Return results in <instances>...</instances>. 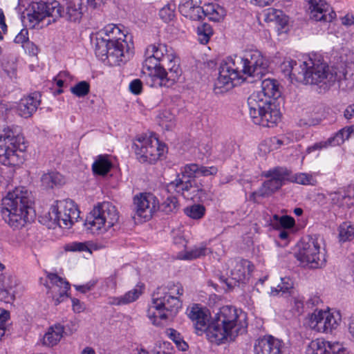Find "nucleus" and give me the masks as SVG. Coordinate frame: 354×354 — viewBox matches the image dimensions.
<instances>
[{
  "instance_id": "obj_25",
  "label": "nucleus",
  "mask_w": 354,
  "mask_h": 354,
  "mask_svg": "<svg viewBox=\"0 0 354 354\" xmlns=\"http://www.w3.org/2000/svg\"><path fill=\"white\" fill-rule=\"evenodd\" d=\"M16 286L15 278L7 274H0V300L10 303L15 299L14 287Z\"/></svg>"
},
{
  "instance_id": "obj_52",
  "label": "nucleus",
  "mask_w": 354,
  "mask_h": 354,
  "mask_svg": "<svg viewBox=\"0 0 354 354\" xmlns=\"http://www.w3.org/2000/svg\"><path fill=\"white\" fill-rule=\"evenodd\" d=\"M66 250L74 252L88 251L89 252H91V250L85 243H73L72 244L67 245Z\"/></svg>"
},
{
  "instance_id": "obj_23",
  "label": "nucleus",
  "mask_w": 354,
  "mask_h": 354,
  "mask_svg": "<svg viewBox=\"0 0 354 354\" xmlns=\"http://www.w3.org/2000/svg\"><path fill=\"white\" fill-rule=\"evenodd\" d=\"M40 97V94L35 92L21 99L17 106L19 115L24 118L31 117L41 103Z\"/></svg>"
},
{
  "instance_id": "obj_5",
  "label": "nucleus",
  "mask_w": 354,
  "mask_h": 354,
  "mask_svg": "<svg viewBox=\"0 0 354 354\" xmlns=\"http://www.w3.org/2000/svg\"><path fill=\"white\" fill-rule=\"evenodd\" d=\"M183 288L180 283H169L166 287L158 288L152 295V304L149 308L147 316L154 325H160L156 319H172L182 306L176 295H182Z\"/></svg>"
},
{
  "instance_id": "obj_18",
  "label": "nucleus",
  "mask_w": 354,
  "mask_h": 354,
  "mask_svg": "<svg viewBox=\"0 0 354 354\" xmlns=\"http://www.w3.org/2000/svg\"><path fill=\"white\" fill-rule=\"evenodd\" d=\"M47 278L50 283H44L48 288L47 294L52 297L54 305L57 306L68 297L67 292L70 289V284L55 273H48Z\"/></svg>"
},
{
  "instance_id": "obj_58",
  "label": "nucleus",
  "mask_w": 354,
  "mask_h": 354,
  "mask_svg": "<svg viewBox=\"0 0 354 354\" xmlns=\"http://www.w3.org/2000/svg\"><path fill=\"white\" fill-rule=\"evenodd\" d=\"M342 24L344 26L354 25V16L352 15H346L342 18Z\"/></svg>"
},
{
  "instance_id": "obj_36",
  "label": "nucleus",
  "mask_w": 354,
  "mask_h": 354,
  "mask_svg": "<svg viewBox=\"0 0 354 354\" xmlns=\"http://www.w3.org/2000/svg\"><path fill=\"white\" fill-rule=\"evenodd\" d=\"M179 209V204L175 196H168L160 205H157V210L159 209L167 214H175Z\"/></svg>"
},
{
  "instance_id": "obj_14",
  "label": "nucleus",
  "mask_w": 354,
  "mask_h": 354,
  "mask_svg": "<svg viewBox=\"0 0 354 354\" xmlns=\"http://www.w3.org/2000/svg\"><path fill=\"white\" fill-rule=\"evenodd\" d=\"M159 68L156 69V80L154 83L160 86L170 87L178 80L181 75V69L179 59L174 54L165 57Z\"/></svg>"
},
{
  "instance_id": "obj_24",
  "label": "nucleus",
  "mask_w": 354,
  "mask_h": 354,
  "mask_svg": "<svg viewBox=\"0 0 354 354\" xmlns=\"http://www.w3.org/2000/svg\"><path fill=\"white\" fill-rule=\"evenodd\" d=\"M178 10L182 15L193 21H199L204 18L203 8L198 6L193 0H181Z\"/></svg>"
},
{
  "instance_id": "obj_4",
  "label": "nucleus",
  "mask_w": 354,
  "mask_h": 354,
  "mask_svg": "<svg viewBox=\"0 0 354 354\" xmlns=\"http://www.w3.org/2000/svg\"><path fill=\"white\" fill-rule=\"evenodd\" d=\"M32 194L26 187H16L1 201L3 218L11 227L19 228L30 222L35 216Z\"/></svg>"
},
{
  "instance_id": "obj_41",
  "label": "nucleus",
  "mask_w": 354,
  "mask_h": 354,
  "mask_svg": "<svg viewBox=\"0 0 354 354\" xmlns=\"http://www.w3.org/2000/svg\"><path fill=\"white\" fill-rule=\"evenodd\" d=\"M120 35H124V34L121 32L120 29L114 24H109L105 26L104 28L97 34V37L118 39V36Z\"/></svg>"
},
{
  "instance_id": "obj_11",
  "label": "nucleus",
  "mask_w": 354,
  "mask_h": 354,
  "mask_svg": "<svg viewBox=\"0 0 354 354\" xmlns=\"http://www.w3.org/2000/svg\"><path fill=\"white\" fill-rule=\"evenodd\" d=\"M321 246L317 237H308L307 240L303 239L298 252L295 257L300 261L303 267L312 269L322 268L326 263L324 253L320 251Z\"/></svg>"
},
{
  "instance_id": "obj_53",
  "label": "nucleus",
  "mask_w": 354,
  "mask_h": 354,
  "mask_svg": "<svg viewBox=\"0 0 354 354\" xmlns=\"http://www.w3.org/2000/svg\"><path fill=\"white\" fill-rule=\"evenodd\" d=\"M271 147L274 149H279L281 146L287 145L288 143V139L286 137L278 138L273 137L270 138Z\"/></svg>"
},
{
  "instance_id": "obj_51",
  "label": "nucleus",
  "mask_w": 354,
  "mask_h": 354,
  "mask_svg": "<svg viewBox=\"0 0 354 354\" xmlns=\"http://www.w3.org/2000/svg\"><path fill=\"white\" fill-rule=\"evenodd\" d=\"M28 34V31L26 28L22 29L15 37L14 41L16 44H21L23 46L29 41Z\"/></svg>"
},
{
  "instance_id": "obj_59",
  "label": "nucleus",
  "mask_w": 354,
  "mask_h": 354,
  "mask_svg": "<svg viewBox=\"0 0 354 354\" xmlns=\"http://www.w3.org/2000/svg\"><path fill=\"white\" fill-rule=\"evenodd\" d=\"M344 117L346 119H351L354 115V104L349 105L344 111Z\"/></svg>"
},
{
  "instance_id": "obj_56",
  "label": "nucleus",
  "mask_w": 354,
  "mask_h": 354,
  "mask_svg": "<svg viewBox=\"0 0 354 354\" xmlns=\"http://www.w3.org/2000/svg\"><path fill=\"white\" fill-rule=\"evenodd\" d=\"M198 33H207V34H213V30L211 26L208 24H203L201 26H198L197 28Z\"/></svg>"
},
{
  "instance_id": "obj_61",
  "label": "nucleus",
  "mask_w": 354,
  "mask_h": 354,
  "mask_svg": "<svg viewBox=\"0 0 354 354\" xmlns=\"http://www.w3.org/2000/svg\"><path fill=\"white\" fill-rule=\"evenodd\" d=\"M198 41H200V43H201L203 44H207L209 41L211 35H212V34H207V33H204V34L198 33Z\"/></svg>"
},
{
  "instance_id": "obj_34",
  "label": "nucleus",
  "mask_w": 354,
  "mask_h": 354,
  "mask_svg": "<svg viewBox=\"0 0 354 354\" xmlns=\"http://www.w3.org/2000/svg\"><path fill=\"white\" fill-rule=\"evenodd\" d=\"M42 186L45 188H53L64 183L63 176L57 172L44 174L41 178Z\"/></svg>"
},
{
  "instance_id": "obj_42",
  "label": "nucleus",
  "mask_w": 354,
  "mask_h": 354,
  "mask_svg": "<svg viewBox=\"0 0 354 354\" xmlns=\"http://www.w3.org/2000/svg\"><path fill=\"white\" fill-rule=\"evenodd\" d=\"M184 213L193 219H200L205 215V207L203 205L194 204L185 207Z\"/></svg>"
},
{
  "instance_id": "obj_44",
  "label": "nucleus",
  "mask_w": 354,
  "mask_h": 354,
  "mask_svg": "<svg viewBox=\"0 0 354 354\" xmlns=\"http://www.w3.org/2000/svg\"><path fill=\"white\" fill-rule=\"evenodd\" d=\"M71 92L78 97L86 96L90 91V84L86 81H81L71 88Z\"/></svg>"
},
{
  "instance_id": "obj_57",
  "label": "nucleus",
  "mask_w": 354,
  "mask_h": 354,
  "mask_svg": "<svg viewBox=\"0 0 354 354\" xmlns=\"http://www.w3.org/2000/svg\"><path fill=\"white\" fill-rule=\"evenodd\" d=\"M174 243L176 245L185 247L187 241L185 237L182 234H179L174 236Z\"/></svg>"
},
{
  "instance_id": "obj_60",
  "label": "nucleus",
  "mask_w": 354,
  "mask_h": 354,
  "mask_svg": "<svg viewBox=\"0 0 354 354\" xmlns=\"http://www.w3.org/2000/svg\"><path fill=\"white\" fill-rule=\"evenodd\" d=\"M10 313L8 310H2L0 314V326H4V322L9 318Z\"/></svg>"
},
{
  "instance_id": "obj_38",
  "label": "nucleus",
  "mask_w": 354,
  "mask_h": 354,
  "mask_svg": "<svg viewBox=\"0 0 354 354\" xmlns=\"http://www.w3.org/2000/svg\"><path fill=\"white\" fill-rule=\"evenodd\" d=\"M140 295L141 291L137 288H134L120 297L113 298V301L111 304L114 305L127 304L136 301Z\"/></svg>"
},
{
  "instance_id": "obj_62",
  "label": "nucleus",
  "mask_w": 354,
  "mask_h": 354,
  "mask_svg": "<svg viewBox=\"0 0 354 354\" xmlns=\"http://www.w3.org/2000/svg\"><path fill=\"white\" fill-rule=\"evenodd\" d=\"M198 41H200V43H201L203 44H207L209 41L211 35H212V34H207V33H204V34L198 33Z\"/></svg>"
},
{
  "instance_id": "obj_12",
  "label": "nucleus",
  "mask_w": 354,
  "mask_h": 354,
  "mask_svg": "<svg viewBox=\"0 0 354 354\" xmlns=\"http://www.w3.org/2000/svg\"><path fill=\"white\" fill-rule=\"evenodd\" d=\"M165 145L159 142L157 138L140 136L137 138L133 143L137 159L142 163H154L163 153Z\"/></svg>"
},
{
  "instance_id": "obj_1",
  "label": "nucleus",
  "mask_w": 354,
  "mask_h": 354,
  "mask_svg": "<svg viewBox=\"0 0 354 354\" xmlns=\"http://www.w3.org/2000/svg\"><path fill=\"white\" fill-rule=\"evenodd\" d=\"M267 67V62L258 50H247L242 55H234L221 65L214 91L216 94L225 93L234 87V81L243 75L260 79L266 73Z\"/></svg>"
},
{
  "instance_id": "obj_43",
  "label": "nucleus",
  "mask_w": 354,
  "mask_h": 354,
  "mask_svg": "<svg viewBox=\"0 0 354 354\" xmlns=\"http://www.w3.org/2000/svg\"><path fill=\"white\" fill-rule=\"evenodd\" d=\"M175 3L169 2L160 10L159 16L165 22H169L175 17Z\"/></svg>"
},
{
  "instance_id": "obj_17",
  "label": "nucleus",
  "mask_w": 354,
  "mask_h": 354,
  "mask_svg": "<svg viewBox=\"0 0 354 354\" xmlns=\"http://www.w3.org/2000/svg\"><path fill=\"white\" fill-rule=\"evenodd\" d=\"M158 201L150 193H140L133 197L132 205L135 216L149 220L157 210Z\"/></svg>"
},
{
  "instance_id": "obj_19",
  "label": "nucleus",
  "mask_w": 354,
  "mask_h": 354,
  "mask_svg": "<svg viewBox=\"0 0 354 354\" xmlns=\"http://www.w3.org/2000/svg\"><path fill=\"white\" fill-rule=\"evenodd\" d=\"M187 315L193 322L196 333L198 335H202L205 333L208 337L209 329L210 328L209 310L203 308L199 304H194L187 309Z\"/></svg>"
},
{
  "instance_id": "obj_64",
  "label": "nucleus",
  "mask_w": 354,
  "mask_h": 354,
  "mask_svg": "<svg viewBox=\"0 0 354 354\" xmlns=\"http://www.w3.org/2000/svg\"><path fill=\"white\" fill-rule=\"evenodd\" d=\"M348 331L354 339V315L351 316L348 322Z\"/></svg>"
},
{
  "instance_id": "obj_30",
  "label": "nucleus",
  "mask_w": 354,
  "mask_h": 354,
  "mask_svg": "<svg viewBox=\"0 0 354 354\" xmlns=\"http://www.w3.org/2000/svg\"><path fill=\"white\" fill-rule=\"evenodd\" d=\"M323 310L315 309L313 313H311L308 319V326L317 332L324 333V318L323 316Z\"/></svg>"
},
{
  "instance_id": "obj_33",
  "label": "nucleus",
  "mask_w": 354,
  "mask_h": 354,
  "mask_svg": "<svg viewBox=\"0 0 354 354\" xmlns=\"http://www.w3.org/2000/svg\"><path fill=\"white\" fill-rule=\"evenodd\" d=\"M112 164L105 156H100L93 162L92 169L94 174L104 176L111 169Z\"/></svg>"
},
{
  "instance_id": "obj_13",
  "label": "nucleus",
  "mask_w": 354,
  "mask_h": 354,
  "mask_svg": "<svg viewBox=\"0 0 354 354\" xmlns=\"http://www.w3.org/2000/svg\"><path fill=\"white\" fill-rule=\"evenodd\" d=\"M48 214L50 220L66 229L71 228L80 216V211L71 200L57 201L56 205L51 207Z\"/></svg>"
},
{
  "instance_id": "obj_29",
  "label": "nucleus",
  "mask_w": 354,
  "mask_h": 354,
  "mask_svg": "<svg viewBox=\"0 0 354 354\" xmlns=\"http://www.w3.org/2000/svg\"><path fill=\"white\" fill-rule=\"evenodd\" d=\"M168 50L167 46L165 44L158 43L157 44L149 45L146 49V55H149L156 59L160 63L167 59L165 57L171 56L172 52Z\"/></svg>"
},
{
  "instance_id": "obj_15",
  "label": "nucleus",
  "mask_w": 354,
  "mask_h": 354,
  "mask_svg": "<svg viewBox=\"0 0 354 354\" xmlns=\"http://www.w3.org/2000/svg\"><path fill=\"white\" fill-rule=\"evenodd\" d=\"M0 134V162L6 166H16L22 162L17 150L22 151L17 145V138L11 130L3 131Z\"/></svg>"
},
{
  "instance_id": "obj_32",
  "label": "nucleus",
  "mask_w": 354,
  "mask_h": 354,
  "mask_svg": "<svg viewBox=\"0 0 354 354\" xmlns=\"http://www.w3.org/2000/svg\"><path fill=\"white\" fill-rule=\"evenodd\" d=\"M353 132L351 127L344 128L337 132L334 136L329 138L325 142L324 146H336L344 142L345 140L348 139L351 134Z\"/></svg>"
},
{
  "instance_id": "obj_49",
  "label": "nucleus",
  "mask_w": 354,
  "mask_h": 354,
  "mask_svg": "<svg viewBox=\"0 0 354 354\" xmlns=\"http://www.w3.org/2000/svg\"><path fill=\"white\" fill-rule=\"evenodd\" d=\"M292 298L290 300V303L292 306V309L297 313L298 315H300L303 313L304 310V297L295 293L294 295H291Z\"/></svg>"
},
{
  "instance_id": "obj_55",
  "label": "nucleus",
  "mask_w": 354,
  "mask_h": 354,
  "mask_svg": "<svg viewBox=\"0 0 354 354\" xmlns=\"http://www.w3.org/2000/svg\"><path fill=\"white\" fill-rule=\"evenodd\" d=\"M23 48L28 51L30 55H36L38 53L37 47L32 43L28 41L26 44L23 46Z\"/></svg>"
},
{
  "instance_id": "obj_16",
  "label": "nucleus",
  "mask_w": 354,
  "mask_h": 354,
  "mask_svg": "<svg viewBox=\"0 0 354 354\" xmlns=\"http://www.w3.org/2000/svg\"><path fill=\"white\" fill-rule=\"evenodd\" d=\"M263 176L270 179L265 181L259 191L261 196H268L279 189L287 178H289V170L284 167H274L263 173Z\"/></svg>"
},
{
  "instance_id": "obj_28",
  "label": "nucleus",
  "mask_w": 354,
  "mask_h": 354,
  "mask_svg": "<svg viewBox=\"0 0 354 354\" xmlns=\"http://www.w3.org/2000/svg\"><path fill=\"white\" fill-rule=\"evenodd\" d=\"M64 333V327L62 325L59 324H55L44 335L43 344L48 347H53L60 341Z\"/></svg>"
},
{
  "instance_id": "obj_8",
  "label": "nucleus",
  "mask_w": 354,
  "mask_h": 354,
  "mask_svg": "<svg viewBox=\"0 0 354 354\" xmlns=\"http://www.w3.org/2000/svg\"><path fill=\"white\" fill-rule=\"evenodd\" d=\"M119 220V212L109 202L95 206L84 221L86 230L92 234H100L114 226Z\"/></svg>"
},
{
  "instance_id": "obj_46",
  "label": "nucleus",
  "mask_w": 354,
  "mask_h": 354,
  "mask_svg": "<svg viewBox=\"0 0 354 354\" xmlns=\"http://www.w3.org/2000/svg\"><path fill=\"white\" fill-rule=\"evenodd\" d=\"M168 336L176 344L179 350L185 351L188 348V344L181 339L180 334L173 328H169L167 330Z\"/></svg>"
},
{
  "instance_id": "obj_31",
  "label": "nucleus",
  "mask_w": 354,
  "mask_h": 354,
  "mask_svg": "<svg viewBox=\"0 0 354 354\" xmlns=\"http://www.w3.org/2000/svg\"><path fill=\"white\" fill-rule=\"evenodd\" d=\"M281 283L278 285L277 288H272L270 294L272 295H277L279 292L283 293H288L290 296L295 295L297 292L294 287V281L290 277H283L281 279Z\"/></svg>"
},
{
  "instance_id": "obj_7",
  "label": "nucleus",
  "mask_w": 354,
  "mask_h": 354,
  "mask_svg": "<svg viewBox=\"0 0 354 354\" xmlns=\"http://www.w3.org/2000/svg\"><path fill=\"white\" fill-rule=\"evenodd\" d=\"M218 171L217 167L214 166L205 167L198 164L186 165L182 169V178H176L175 181L171 182L167 187L168 189H177L178 192L190 191L192 189L193 193L198 192L201 194L199 198L202 195L206 194V191L201 185H198L196 178L199 176H208L216 174Z\"/></svg>"
},
{
  "instance_id": "obj_45",
  "label": "nucleus",
  "mask_w": 354,
  "mask_h": 354,
  "mask_svg": "<svg viewBox=\"0 0 354 354\" xmlns=\"http://www.w3.org/2000/svg\"><path fill=\"white\" fill-rule=\"evenodd\" d=\"M288 181L296 183L301 185H310L313 178L311 175L300 173L292 174L289 171V178H287Z\"/></svg>"
},
{
  "instance_id": "obj_10",
  "label": "nucleus",
  "mask_w": 354,
  "mask_h": 354,
  "mask_svg": "<svg viewBox=\"0 0 354 354\" xmlns=\"http://www.w3.org/2000/svg\"><path fill=\"white\" fill-rule=\"evenodd\" d=\"M127 43L121 37L118 39L96 37L95 53L102 61L109 59L114 64H119L129 55Z\"/></svg>"
},
{
  "instance_id": "obj_63",
  "label": "nucleus",
  "mask_w": 354,
  "mask_h": 354,
  "mask_svg": "<svg viewBox=\"0 0 354 354\" xmlns=\"http://www.w3.org/2000/svg\"><path fill=\"white\" fill-rule=\"evenodd\" d=\"M75 289L78 291H80L82 293H86L89 291L91 288L93 286V284H86L82 286H74Z\"/></svg>"
},
{
  "instance_id": "obj_6",
  "label": "nucleus",
  "mask_w": 354,
  "mask_h": 354,
  "mask_svg": "<svg viewBox=\"0 0 354 354\" xmlns=\"http://www.w3.org/2000/svg\"><path fill=\"white\" fill-rule=\"evenodd\" d=\"M245 331L239 320L236 308L225 306L220 308L210 323L208 339L212 342L221 344L224 340L232 341Z\"/></svg>"
},
{
  "instance_id": "obj_27",
  "label": "nucleus",
  "mask_w": 354,
  "mask_h": 354,
  "mask_svg": "<svg viewBox=\"0 0 354 354\" xmlns=\"http://www.w3.org/2000/svg\"><path fill=\"white\" fill-rule=\"evenodd\" d=\"M252 271L253 265L248 260L241 259L236 262L231 276L235 281L244 283Z\"/></svg>"
},
{
  "instance_id": "obj_2",
  "label": "nucleus",
  "mask_w": 354,
  "mask_h": 354,
  "mask_svg": "<svg viewBox=\"0 0 354 354\" xmlns=\"http://www.w3.org/2000/svg\"><path fill=\"white\" fill-rule=\"evenodd\" d=\"M280 95L276 80L268 78L261 82V90L254 92L248 99L249 114L255 124L272 127L279 121L277 98Z\"/></svg>"
},
{
  "instance_id": "obj_37",
  "label": "nucleus",
  "mask_w": 354,
  "mask_h": 354,
  "mask_svg": "<svg viewBox=\"0 0 354 354\" xmlns=\"http://www.w3.org/2000/svg\"><path fill=\"white\" fill-rule=\"evenodd\" d=\"M210 252V249L208 248L205 244L201 243L193 248L191 250L186 252L182 259L185 260H193L205 257Z\"/></svg>"
},
{
  "instance_id": "obj_3",
  "label": "nucleus",
  "mask_w": 354,
  "mask_h": 354,
  "mask_svg": "<svg viewBox=\"0 0 354 354\" xmlns=\"http://www.w3.org/2000/svg\"><path fill=\"white\" fill-rule=\"evenodd\" d=\"M86 10L84 0H64L63 4L57 1L33 2L26 10V18L32 28L46 17L53 18V21L62 17L69 22L80 23Z\"/></svg>"
},
{
  "instance_id": "obj_54",
  "label": "nucleus",
  "mask_w": 354,
  "mask_h": 354,
  "mask_svg": "<svg viewBox=\"0 0 354 354\" xmlns=\"http://www.w3.org/2000/svg\"><path fill=\"white\" fill-rule=\"evenodd\" d=\"M204 17H208V18L214 21H218L220 20L219 17H214V12L216 11L213 5H207L206 8L204 9Z\"/></svg>"
},
{
  "instance_id": "obj_21",
  "label": "nucleus",
  "mask_w": 354,
  "mask_h": 354,
  "mask_svg": "<svg viewBox=\"0 0 354 354\" xmlns=\"http://www.w3.org/2000/svg\"><path fill=\"white\" fill-rule=\"evenodd\" d=\"M306 354H349V352L338 342L317 339L310 342Z\"/></svg>"
},
{
  "instance_id": "obj_20",
  "label": "nucleus",
  "mask_w": 354,
  "mask_h": 354,
  "mask_svg": "<svg viewBox=\"0 0 354 354\" xmlns=\"http://www.w3.org/2000/svg\"><path fill=\"white\" fill-rule=\"evenodd\" d=\"M308 3L310 18L316 21L330 22L336 13L325 0H306Z\"/></svg>"
},
{
  "instance_id": "obj_40",
  "label": "nucleus",
  "mask_w": 354,
  "mask_h": 354,
  "mask_svg": "<svg viewBox=\"0 0 354 354\" xmlns=\"http://www.w3.org/2000/svg\"><path fill=\"white\" fill-rule=\"evenodd\" d=\"M272 224L274 227H282L283 228H291L295 225V219L290 216H280L274 214L271 220Z\"/></svg>"
},
{
  "instance_id": "obj_39",
  "label": "nucleus",
  "mask_w": 354,
  "mask_h": 354,
  "mask_svg": "<svg viewBox=\"0 0 354 354\" xmlns=\"http://www.w3.org/2000/svg\"><path fill=\"white\" fill-rule=\"evenodd\" d=\"M323 316L324 318V333H330L339 325L340 318H336L332 313L328 311L323 310Z\"/></svg>"
},
{
  "instance_id": "obj_22",
  "label": "nucleus",
  "mask_w": 354,
  "mask_h": 354,
  "mask_svg": "<svg viewBox=\"0 0 354 354\" xmlns=\"http://www.w3.org/2000/svg\"><path fill=\"white\" fill-rule=\"evenodd\" d=\"M255 354H283L284 344L272 336L258 339L254 346Z\"/></svg>"
},
{
  "instance_id": "obj_47",
  "label": "nucleus",
  "mask_w": 354,
  "mask_h": 354,
  "mask_svg": "<svg viewBox=\"0 0 354 354\" xmlns=\"http://www.w3.org/2000/svg\"><path fill=\"white\" fill-rule=\"evenodd\" d=\"M270 20L278 24L281 29L288 24V17L279 10H274L270 14Z\"/></svg>"
},
{
  "instance_id": "obj_48",
  "label": "nucleus",
  "mask_w": 354,
  "mask_h": 354,
  "mask_svg": "<svg viewBox=\"0 0 354 354\" xmlns=\"http://www.w3.org/2000/svg\"><path fill=\"white\" fill-rule=\"evenodd\" d=\"M146 59L143 63V67L146 68L147 71H151V75H153L154 80H156V69L159 68L160 63L155 59L153 57H151L149 55H146Z\"/></svg>"
},
{
  "instance_id": "obj_26",
  "label": "nucleus",
  "mask_w": 354,
  "mask_h": 354,
  "mask_svg": "<svg viewBox=\"0 0 354 354\" xmlns=\"http://www.w3.org/2000/svg\"><path fill=\"white\" fill-rule=\"evenodd\" d=\"M304 62H297L291 59H286L281 64V70L285 75L288 76L291 80H295L300 82L304 80L301 73L303 72Z\"/></svg>"
},
{
  "instance_id": "obj_9",
  "label": "nucleus",
  "mask_w": 354,
  "mask_h": 354,
  "mask_svg": "<svg viewBox=\"0 0 354 354\" xmlns=\"http://www.w3.org/2000/svg\"><path fill=\"white\" fill-rule=\"evenodd\" d=\"M304 80L300 82L304 84H315L323 89H328L337 80V73L326 63H316L312 59L304 62Z\"/></svg>"
},
{
  "instance_id": "obj_35",
  "label": "nucleus",
  "mask_w": 354,
  "mask_h": 354,
  "mask_svg": "<svg viewBox=\"0 0 354 354\" xmlns=\"http://www.w3.org/2000/svg\"><path fill=\"white\" fill-rule=\"evenodd\" d=\"M338 238L340 242L350 241L354 239V224L344 222L338 227Z\"/></svg>"
},
{
  "instance_id": "obj_50",
  "label": "nucleus",
  "mask_w": 354,
  "mask_h": 354,
  "mask_svg": "<svg viewBox=\"0 0 354 354\" xmlns=\"http://www.w3.org/2000/svg\"><path fill=\"white\" fill-rule=\"evenodd\" d=\"M129 90L135 95L140 94L142 90V81L139 79H135L131 81L129 84Z\"/></svg>"
}]
</instances>
